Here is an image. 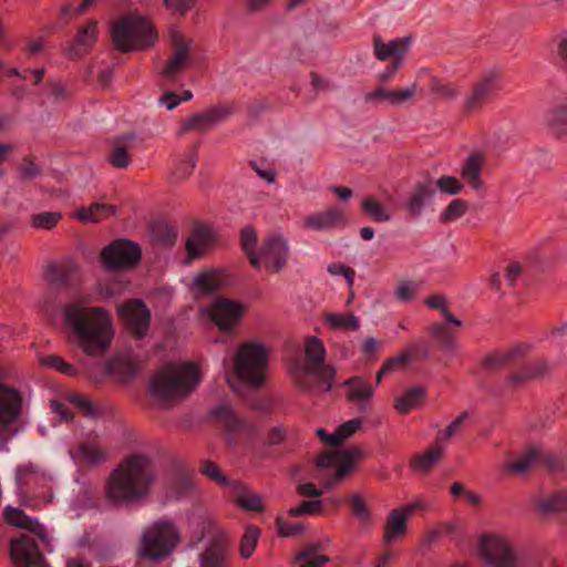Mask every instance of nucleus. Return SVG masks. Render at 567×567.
Returning a JSON list of instances; mask_svg holds the SVG:
<instances>
[{"instance_id":"a878e982","label":"nucleus","mask_w":567,"mask_h":567,"mask_svg":"<svg viewBox=\"0 0 567 567\" xmlns=\"http://www.w3.org/2000/svg\"><path fill=\"white\" fill-rule=\"evenodd\" d=\"M434 187L431 181L417 182L404 203V207L409 215L412 217H419L422 213L423 207L434 195Z\"/></svg>"},{"instance_id":"b1692460","label":"nucleus","mask_w":567,"mask_h":567,"mask_svg":"<svg viewBox=\"0 0 567 567\" xmlns=\"http://www.w3.org/2000/svg\"><path fill=\"white\" fill-rule=\"evenodd\" d=\"M411 42L410 37L399 38L392 40L388 43L383 42L382 38L379 34L373 35V49L374 55L380 61H385L390 56L393 59L400 58V60L404 59L405 53L409 50Z\"/></svg>"},{"instance_id":"3c124183","label":"nucleus","mask_w":567,"mask_h":567,"mask_svg":"<svg viewBox=\"0 0 567 567\" xmlns=\"http://www.w3.org/2000/svg\"><path fill=\"white\" fill-rule=\"evenodd\" d=\"M431 92L444 101H453L460 95V90L456 85L443 83L437 79L432 80Z\"/></svg>"},{"instance_id":"5fc2aeb1","label":"nucleus","mask_w":567,"mask_h":567,"mask_svg":"<svg viewBox=\"0 0 567 567\" xmlns=\"http://www.w3.org/2000/svg\"><path fill=\"white\" fill-rule=\"evenodd\" d=\"M200 472L220 486L230 484L227 476L220 471L218 465L209 460L203 462Z\"/></svg>"},{"instance_id":"412c9836","label":"nucleus","mask_w":567,"mask_h":567,"mask_svg":"<svg viewBox=\"0 0 567 567\" xmlns=\"http://www.w3.org/2000/svg\"><path fill=\"white\" fill-rule=\"evenodd\" d=\"M135 138L134 134H125L114 137L111 142V148L106 156L107 163L117 169H125L132 163L131 142Z\"/></svg>"},{"instance_id":"69168bd1","label":"nucleus","mask_w":567,"mask_h":567,"mask_svg":"<svg viewBox=\"0 0 567 567\" xmlns=\"http://www.w3.org/2000/svg\"><path fill=\"white\" fill-rule=\"evenodd\" d=\"M417 91V83L405 89L391 90L390 104L400 105L411 100Z\"/></svg>"},{"instance_id":"8fccbe9b","label":"nucleus","mask_w":567,"mask_h":567,"mask_svg":"<svg viewBox=\"0 0 567 567\" xmlns=\"http://www.w3.org/2000/svg\"><path fill=\"white\" fill-rule=\"evenodd\" d=\"M468 204L464 199H453L440 216V221L447 224L454 221L466 214Z\"/></svg>"},{"instance_id":"1a4fd4ad","label":"nucleus","mask_w":567,"mask_h":567,"mask_svg":"<svg viewBox=\"0 0 567 567\" xmlns=\"http://www.w3.org/2000/svg\"><path fill=\"white\" fill-rule=\"evenodd\" d=\"M141 259L140 245L123 238L113 240L100 254L101 264L109 271L132 270L140 265Z\"/></svg>"},{"instance_id":"37998d69","label":"nucleus","mask_w":567,"mask_h":567,"mask_svg":"<svg viewBox=\"0 0 567 567\" xmlns=\"http://www.w3.org/2000/svg\"><path fill=\"white\" fill-rule=\"evenodd\" d=\"M324 319L333 330L357 331L360 327L359 320L353 313H326Z\"/></svg>"},{"instance_id":"4468645a","label":"nucleus","mask_w":567,"mask_h":567,"mask_svg":"<svg viewBox=\"0 0 567 567\" xmlns=\"http://www.w3.org/2000/svg\"><path fill=\"white\" fill-rule=\"evenodd\" d=\"M9 555L14 567H49L35 540L25 534L10 540Z\"/></svg>"},{"instance_id":"4d7b16f0","label":"nucleus","mask_w":567,"mask_h":567,"mask_svg":"<svg viewBox=\"0 0 567 567\" xmlns=\"http://www.w3.org/2000/svg\"><path fill=\"white\" fill-rule=\"evenodd\" d=\"M236 504L240 508L249 512L261 513L264 512V505L261 496L255 493H248L246 495L238 496Z\"/></svg>"},{"instance_id":"f3484780","label":"nucleus","mask_w":567,"mask_h":567,"mask_svg":"<svg viewBox=\"0 0 567 567\" xmlns=\"http://www.w3.org/2000/svg\"><path fill=\"white\" fill-rule=\"evenodd\" d=\"M233 113L234 106L225 104L194 114L182 123L178 134L182 135L188 132H204L210 126H214L218 122L227 118Z\"/></svg>"},{"instance_id":"58836bf2","label":"nucleus","mask_w":567,"mask_h":567,"mask_svg":"<svg viewBox=\"0 0 567 567\" xmlns=\"http://www.w3.org/2000/svg\"><path fill=\"white\" fill-rule=\"evenodd\" d=\"M547 125L557 138L567 137V106L560 105L547 113Z\"/></svg>"},{"instance_id":"864d4df0","label":"nucleus","mask_w":567,"mask_h":567,"mask_svg":"<svg viewBox=\"0 0 567 567\" xmlns=\"http://www.w3.org/2000/svg\"><path fill=\"white\" fill-rule=\"evenodd\" d=\"M69 401L76 406L84 416L96 417L99 415V409L87 396L72 394L69 396Z\"/></svg>"},{"instance_id":"774afa93","label":"nucleus","mask_w":567,"mask_h":567,"mask_svg":"<svg viewBox=\"0 0 567 567\" xmlns=\"http://www.w3.org/2000/svg\"><path fill=\"white\" fill-rule=\"evenodd\" d=\"M419 286L412 281H402L395 289V297L400 301H409L416 297Z\"/></svg>"},{"instance_id":"79ce46f5","label":"nucleus","mask_w":567,"mask_h":567,"mask_svg":"<svg viewBox=\"0 0 567 567\" xmlns=\"http://www.w3.org/2000/svg\"><path fill=\"white\" fill-rule=\"evenodd\" d=\"M536 507L539 512L545 514L565 512L567 511V493H553L538 501Z\"/></svg>"},{"instance_id":"2eb2a0df","label":"nucleus","mask_w":567,"mask_h":567,"mask_svg":"<svg viewBox=\"0 0 567 567\" xmlns=\"http://www.w3.org/2000/svg\"><path fill=\"white\" fill-rule=\"evenodd\" d=\"M245 307L240 301L218 298L208 308V318L221 330H233L241 320Z\"/></svg>"},{"instance_id":"c756f323","label":"nucleus","mask_w":567,"mask_h":567,"mask_svg":"<svg viewBox=\"0 0 567 567\" xmlns=\"http://www.w3.org/2000/svg\"><path fill=\"white\" fill-rule=\"evenodd\" d=\"M408 517L398 508L392 509L384 523L383 542L389 545L403 538L408 532Z\"/></svg>"},{"instance_id":"a18cd8bd","label":"nucleus","mask_w":567,"mask_h":567,"mask_svg":"<svg viewBox=\"0 0 567 567\" xmlns=\"http://www.w3.org/2000/svg\"><path fill=\"white\" fill-rule=\"evenodd\" d=\"M259 536L260 529L257 526L250 525L246 527L239 544V555L241 558L248 559L254 554Z\"/></svg>"},{"instance_id":"7c9ffc66","label":"nucleus","mask_w":567,"mask_h":567,"mask_svg":"<svg viewBox=\"0 0 567 567\" xmlns=\"http://www.w3.org/2000/svg\"><path fill=\"white\" fill-rule=\"evenodd\" d=\"M343 385L348 388L346 398L352 403H365L372 399L374 393L370 382L360 377L346 380Z\"/></svg>"},{"instance_id":"603ef678","label":"nucleus","mask_w":567,"mask_h":567,"mask_svg":"<svg viewBox=\"0 0 567 567\" xmlns=\"http://www.w3.org/2000/svg\"><path fill=\"white\" fill-rule=\"evenodd\" d=\"M196 162L197 153L196 151H193L176 166V168L173 172V177L176 181L186 179L193 174L194 168L196 166Z\"/></svg>"},{"instance_id":"dca6fc26","label":"nucleus","mask_w":567,"mask_h":567,"mask_svg":"<svg viewBox=\"0 0 567 567\" xmlns=\"http://www.w3.org/2000/svg\"><path fill=\"white\" fill-rule=\"evenodd\" d=\"M289 248L287 240L277 234L269 235L262 241L259 259L270 272H279L287 264Z\"/></svg>"},{"instance_id":"de8ad7c7","label":"nucleus","mask_w":567,"mask_h":567,"mask_svg":"<svg viewBox=\"0 0 567 567\" xmlns=\"http://www.w3.org/2000/svg\"><path fill=\"white\" fill-rule=\"evenodd\" d=\"M446 303V297L440 293L431 295L424 300V305L426 307L440 310L447 322L453 323L456 327H461L462 321L453 316V313L447 309Z\"/></svg>"},{"instance_id":"9d476101","label":"nucleus","mask_w":567,"mask_h":567,"mask_svg":"<svg viewBox=\"0 0 567 567\" xmlns=\"http://www.w3.org/2000/svg\"><path fill=\"white\" fill-rule=\"evenodd\" d=\"M202 535L209 536L208 545L199 555L200 567H224L227 561L228 537L224 529L207 518L203 522Z\"/></svg>"},{"instance_id":"7ed1b4c3","label":"nucleus","mask_w":567,"mask_h":567,"mask_svg":"<svg viewBox=\"0 0 567 567\" xmlns=\"http://www.w3.org/2000/svg\"><path fill=\"white\" fill-rule=\"evenodd\" d=\"M199 381V371L194 363H168L153 374L148 390L155 400L169 405L188 396Z\"/></svg>"},{"instance_id":"4be33fe9","label":"nucleus","mask_w":567,"mask_h":567,"mask_svg":"<svg viewBox=\"0 0 567 567\" xmlns=\"http://www.w3.org/2000/svg\"><path fill=\"white\" fill-rule=\"evenodd\" d=\"M485 163V155L482 152L471 153L460 169L461 178L474 190L480 192L484 186L482 171Z\"/></svg>"},{"instance_id":"f257e3e1","label":"nucleus","mask_w":567,"mask_h":567,"mask_svg":"<svg viewBox=\"0 0 567 567\" xmlns=\"http://www.w3.org/2000/svg\"><path fill=\"white\" fill-rule=\"evenodd\" d=\"M156 480L155 464L145 454L125 457L107 476L104 497L107 504L122 507L144 502Z\"/></svg>"},{"instance_id":"e433bc0d","label":"nucleus","mask_w":567,"mask_h":567,"mask_svg":"<svg viewBox=\"0 0 567 567\" xmlns=\"http://www.w3.org/2000/svg\"><path fill=\"white\" fill-rule=\"evenodd\" d=\"M426 398V390L423 386H413L405 391L394 401V408L401 414H408L410 411L421 406Z\"/></svg>"},{"instance_id":"5701e85b","label":"nucleus","mask_w":567,"mask_h":567,"mask_svg":"<svg viewBox=\"0 0 567 567\" xmlns=\"http://www.w3.org/2000/svg\"><path fill=\"white\" fill-rule=\"evenodd\" d=\"M190 60V48L181 37L174 39L173 53L167 59L162 75L174 79L178 75Z\"/></svg>"},{"instance_id":"f8f14e48","label":"nucleus","mask_w":567,"mask_h":567,"mask_svg":"<svg viewBox=\"0 0 567 567\" xmlns=\"http://www.w3.org/2000/svg\"><path fill=\"white\" fill-rule=\"evenodd\" d=\"M481 554L489 567H518L519 559L511 543L499 536H483Z\"/></svg>"},{"instance_id":"0eeeda50","label":"nucleus","mask_w":567,"mask_h":567,"mask_svg":"<svg viewBox=\"0 0 567 567\" xmlns=\"http://www.w3.org/2000/svg\"><path fill=\"white\" fill-rule=\"evenodd\" d=\"M268 353L260 343H243L234 357V373L244 384L258 389L265 383Z\"/></svg>"},{"instance_id":"052dcab7","label":"nucleus","mask_w":567,"mask_h":567,"mask_svg":"<svg viewBox=\"0 0 567 567\" xmlns=\"http://www.w3.org/2000/svg\"><path fill=\"white\" fill-rule=\"evenodd\" d=\"M435 185L441 193L451 196L458 195L463 190L462 183L454 176H441Z\"/></svg>"},{"instance_id":"39448f33","label":"nucleus","mask_w":567,"mask_h":567,"mask_svg":"<svg viewBox=\"0 0 567 567\" xmlns=\"http://www.w3.org/2000/svg\"><path fill=\"white\" fill-rule=\"evenodd\" d=\"M13 374V367L0 361V449H6L9 441L23 430L20 421L25 403L24 394L7 383Z\"/></svg>"},{"instance_id":"20e7f679","label":"nucleus","mask_w":567,"mask_h":567,"mask_svg":"<svg viewBox=\"0 0 567 567\" xmlns=\"http://www.w3.org/2000/svg\"><path fill=\"white\" fill-rule=\"evenodd\" d=\"M306 363L295 377L296 385L303 392H329L333 388L336 368L326 364V349L317 337H308L305 341Z\"/></svg>"},{"instance_id":"49530a36","label":"nucleus","mask_w":567,"mask_h":567,"mask_svg":"<svg viewBox=\"0 0 567 567\" xmlns=\"http://www.w3.org/2000/svg\"><path fill=\"white\" fill-rule=\"evenodd\" d=\"M361 209L377 223H384L391 218L385 208L371 196H367L362 199Z\"/></svg>"},{"instance_id":"423d86ee","label":"nucleus","mask_w":567,"mask_h":567,"mask_svg":"<svg viewBox=\"0 0 567 567\" xmlns=\"http://www.w3.org/2000/svg\"><path fill=\"white\" fill-rule=\"evenodd\" d=\"M110 33L114 50L121 53L148 50L158 39L151 21L136 13L118 18Z\"/></svg>"},{"instance_id":"aec40b11","label":"nucleus","mask_w":567,"mask_h":567,"mask_svg":"<svg viewBox=\"0 0 567 567\" xmlns=\"http://www.w3.org/2000/svg\"><path fill=\"white\" fill-rule=\"evenodd\" d=\"M96 40L97 22L95 20H89L86 24L78 29L74 40L64 48V53L69 59L78 58L82 50H90Z\"/></svg>"},{"instance_id":"c85d7f7f","label":"nucleus","mask_w":567,"mask_h":567,"mask_svg":"<svg viewBox=\"0 0 567 567\" xmlns=\"http://www.w3.org/2000/svg\"><path fill=\"white\" fill-rule=\"evenodd\" d=\"M48 278L52 284L70 286L80 274V267L73 260H65L61 264H52L47 268Z\"/></svg>"},{"instance_id":"f03ea898","label":"nucleus","mask_w":567,"mask_h":567,"mask_svg":"<svg viewBox=\"0 0 567 567\" xmlns=\"http://www.w3.org/2000/svg\"><path fill=\"white\" fill-rule=\"evenodd\" d=\"M63 319L86 355L101 357L109 351L115 334L109 310L76 300L63 307Z\"/></svg>"},{"instance_id":"c9c22d12","label":"nucleus","mask_w":567,"mask_h":567,"mask_svg":"<svg viewBox=\"0 0 567 567\" xmlns=\"http://www.w3.org/2000/svg\"><path fill=\"white\" fill-rule=\"evenodd\" d=\"M116 207L110 204L93 203L76 210L75 217L83 223H100L116 214Z\"/></svg>"},{"instance_id":"2f4dec72","label":"nucleus","mask_w":567,"mask_h":567,"mask_svg":"<svg viewBox=\"0 0 567 567\" xmlns=\"http://www.w3.org/2000/svg\"><path fill=\"white\" fill-rule=\"evenodd\" d=\"M348 503L352 517L359 523L362 528L371 526L373 520V513L368 504L365 496L362 493L355 492L349 495Z\"/></svg>"},{"instance_id":"473e14b6","label":"nucleus","mask_w":567,"mask_h":567,"mask_svg":"<svg viewBox=\"0 0 567 567\" xmlns=\"http://www.w3.org/2000/svg\"><path fill=\"white\" fill-rule=\"evenodd\" d=\"M527 347L514 346L507 350L494 352L484 358L482 365L487 370H497L509 365L516 358L524 354Z\"/></svg>"},{"instance_id":"c03bdc74","label":"nucleus","mask_w":567,"mask_h":567,"mask_svg":"<svg viewBox=\"0 0 567 567\" xmlns=\"http://www.w3.org/2000/svg\"><path fill=\"white\" fill-rule=\"evenodd\" d=\"M63 215L60 212H42L30 216V226L40 230H52L62 220Z\"/></svg>"},{"instance_id":"72a5a7b5","label":"nucleus","mask_w":567,"mask_h":567,"mask_svg":"<svg viewBox=\"0 0 567 567\" xmlns=\"http://www.w3.org/2000/svg\"><path fill=\"white\" fill-rule=\"evenodd\" d=\"M442 454L443 447L435 441L427 450L413 457L411 468L414 472L426 474L440 462Z\"/></svg>"},{"instance_id":"09e8293b","label":"nucleus","mask_w":567,"mask_h":567,"mask_svg":"<svg viewBox=\"0 0 567 567\" xmlns=\"http://www.w3.org/2000/svg\"><path fill=\"white\" fill-rule=\"evenodd\" d=\"M40 363L45 368L56 370L65 375L74 377L78 374V370L71 363L55 354L40 358Z\"/></svg>"},{"instance_id":"6e6552de","label":"nucleus","mask_w":567,"mask_h":567,"mask_svg":"<svg viewBox=\"0 0 567 567\" xmlns=\"http://www.w3.org/2000/svg\"><path fill=\"white\" fill-rule=\"evenodd\" d=\"M178 540V530L172 523H154L143 535L142 556L153 561H159L171 554Z\"/></svg>"},{"instance_id":"393cba45","label":"nucleus","mask_w":567,"mask_h":567,"mask_svg":"<svg viewBox=\"0 0 567 567\" xmlns=\"http://www.w3.org/2000/svg\"><path fill=\"white\" fill-rule=\"evenodd\" d=\"M347 223L343 210L337 207L316 213L305 219V226L315 230L331 229L344 226Z\"/></svg>"},{"instance_id":"cd10ccee","label":"nucleus","mask_w":567,"mask_h":567,"mask_svg":"<svg viewBox=\"0 0 567 567\" xmlns=\"http://www.w3.org/2000/svg\"><path fill=\"white\" fill-rule=\"evenodd\" d=\"M224 282L223 272L207 269L198 272L193 280L192 290L200 296H208L217 291Z\"/></svg>"},{"instance_id":"bf43d9fd","label":"nucleus","mask_w":567,"mask_h":567,"mask_svg":"<svg viewBox=\"0 0 567 567\" xmlns=\"http://www.w3.org/2000/svg\"><path fill=\"white\" fill-rule=\"evenodd\" d=\"M153 239L164 246H173L176 241V231L173 227L157 225L152 230Z\"/></svg>"},{"instance_id":"bb28decb","label":"nucleus","mask_w":567,"mask_h":567,"mask_svg":"<svg viewBox=\"0 0 567 567\" xmlns=\"http://www.w3.org/2000/svg\"><path fill=\"white\" fill-rule=\"evenodd\" d=\"M76 455L72 457L80 463L89 466H97L105 463L109 458V452L99 444L86 441L79 442L75 446Z\"/></svg>"},{"instance_id":"e2e57ef3","label":"nucleus","mask_w":567,"mask_h":567,"mask_svg":"<svg viewBox=\"0 0 567 567\" xmlns=\"http://www.w3.org/2000/svg\"><path fill=\"white\" fill-rule=\"evenodd\" d=\"M278 534L282 537L297 536L303 533L305 527L300 523L285 522L282 517L276 518Z\"/></svg>"},{"instance_id":"4c0bfd02","label":"nucleus","mask_w":567,"mask_h":567,"mask_svg":"<svg viewBox=\"0 0 567 567\" xmlns=\"http://www.w3.org/2000/svg\"><path fill=\"white\" fill-rule=\"evenodd\" d=\"M538 447H529L516 461L507 463L505 472L511 474L524 475L537 464Z\"/></svg>"},{"instance_id":"ddd939ff","label":"nucleus","mask_w":567,"mask_h":567,"mask_svg":"<svg viewBox=\"0 0 567 567\" xmlns=\"http://www.w3.org/2000/svg\"><path fill=\"white\" fill-rule=\"evenodd\" d=\"M117 313L126 330L137 340L143 339L151 323V311L142 299H130L117 306Z\"/></svg>"},{"instance_id":"6ab92c4d","label":"nucleus","mask_w":567,"mask_h":567,"mask_svg":"<svg viewBox=\"0 0 567 567\" xmlns=\"http://www.w3.org/2000/svg\"><path fill=\"white\" fill-rule=\"evenodd\" d=\"M3 519L8 525L28 529L43 543H49L47 528L37 519L29 517L21 508L7 506L3 509Z\"/></svg>"},{"instance_id":"ea45409f","label":"nucleus","mask_w":567,"mask_h":567,"mask_svg":"<svg viewBox=\"0 0 567 567\" xmlns=\"http://www.w3.org/2000/svg\"><path fill=\"white\" fill-rule=\"evenodd\" d=\"M429 332L435 338L442 350L455 353L456 351V339L455 334L452 332L451 328H449L444 323H434L429 327Z\"/></svg>"},{"instance_id":"a19ab883","label":"nucleus","mask_w":567,"mask_h":567,"mask_svg":"<svg viewBox=\"0 0 567 567\" xmlns=\"http://www.w3.org/2000/svg\"><path fill=\"white\" fill-rule=\"evenodd\" d=\"M240 244L252 267L260 266V259L256 252L257 233L254 227L247 226L240 231Z\"/></svg>"},{"instance_id":"338daca9","label":"nucleus","mask_w":567,"mask_h":567,"mask_svg":"<svg viewBox=\"0 0 567 567\" xmlns=\"http://www.w3.org/2000/svg\"><path fill=\"white\" fill-rule=\"evenodd\" d=\"M212 415L229 426L236 424V415L229 404H220L212 409Z\"/></svg>"},{"instance_id":"6e6d98bb","label":"nucleus","mask_w":567,"mask_h":567,"mask_svg":"<svg viewBox=\"0 0 567 567\" xmlns=\"http://www.w3.org/2000/svg\"><path fill=\"white\" fill-rule=\"evenodd\" d=\"M532 380L543 379L550 374L551 365L547 359H536L525 365Z\"/></svg>"},{"instance_id":"0e129e2a","label":"nucleus","mask_w":567,"mask_h":567,"mask_svg":"<svg viewBox=\"0 0 567 567\" xmlns=\"http://www.w3.org/2000/svg\"><path fill=\"white\" fill-rule=\"evenodd\" d=\"M537 464L544 465L549 472H557L563 467V461L551 452L538 449Z\"/></svg>"},{"instance_id":"13d9d810","label":"nucleus","mask_w":567,"mask_h":567,"mask_svg":"<svg viewBox=\"0 0 567 567\" xmlns=\"http://www.w3.org/2000/svg\"><path fill=\"white\" fill-rule=\"evenodd\" d=\"M198 0H163V4L172 14L184 17L193 10Z\"/></svg>"},{"instance_id":"f704fd0d","label":"nucleus","mask_w":567,"mask_h":567,"mask_svg":"<svg viewBox=\"0 0 567 567\" xmlns=\"http://www.w3.org/2000/svg\"><path fill=\"white\" fill-rule=\"evenodd\" d=\"M213 236L208 227L198 226L186 240V251L190 258H199L203 251L208 247Z\"/></svg>"},{"instance_id":"a211bd4d","label":"nucleus","mask_w":567,"mask_h":567,"mask_svg":"<svg viewBox=\"0 0 567 567\" xmlns=\"http://www.w3.org/2000/svg\"><path fill=\"white\" fill-rule=\"evenodd\" d=\"M341 457V464L338 471L331 475L322 474V486L324 489L330 491L341 484L355 467V463L363 457L364 451L359 446L349 447L342 452H339Z\"/></svg>"},{"instance_id":"680f3d73","label":"nucleus","mask_w":567,"mask_h":567,"mask_svg":"<svg viewBox=\"0 0 567 567\" xmlns=\"http://www.w3.org/2000/svg\"><path fill=\"white\" fill-rule=\"evenodd\" d=\"M340 464L341 457L339 452H326L316 458L317 468L322 471L333 470L334 473Z\"/></svg>"},{"instance_id":"9b49d317","label":"nucleus","mask_w":567,"mask_h":567,"mask_svg":"<svg viewBox=\"0 0 567 567\" xmlns=\"http://www.w3.org/2000/svg\"><path fill=\"white\" fill-rule=\"evenodd\" d=\"M501 89V73L489 70L483 73L473 84L464 99V110L467 113L480 112L488 104L494 94Z\"/></svg>"}]
</instances>
